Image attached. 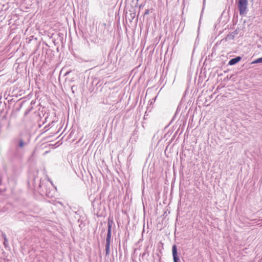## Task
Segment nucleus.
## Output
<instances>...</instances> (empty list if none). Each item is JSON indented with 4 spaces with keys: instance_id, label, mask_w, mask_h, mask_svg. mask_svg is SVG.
<instances>
[{
    "instance_id": "obj_1",
    "label": "nucleus",
    "mask_w": 262,
    "mask_h": 262,
    "mask_svg": "<svg viewBox=\"0 0 262 262\" xmlns=\"http://www.w3.org/2000/svg\"><path fill=\"white\" fill-rule=\"evenodd\" d=\"M248 5V0H238L237 2V7H238L240 15H244L247 13Z\"/></svg>"
},
{
    "instance_id": "obj_2",
    "label": "nucleus",
    "mask_w": 262,
    "mask_h": 262,
    "mask_svg": "<svg viewBox=\"0 0 262 262\" xmlns=\"http://www.w3.org/2000/svg\"><path fill=\"white\" fill-rule=\"evenodd\" d=\"M172 253L174 262H179V258L177 254V246L174 245L172 247Z\"/></svg>"
},
{
    "instance_id": "obj_3",
    "label": "nucleus",
    "mask_w": 262,
    "mask_h": 262,
    "mask_svg": "<svg viewBox=\"0 0 262 262\" xmlns=\"http://www.w3.org/2000/svg\"><path fill=\"white\" fill-rule=\"evenodd\" d=\"M241 59V57H239V56L237 57L236 58H232L229 60V61L228 62V64L230 65V66L235 64L236 63L239 62V61H240Z\"/></svg>"
},
{
    "instance_id": "obj_4",
    "label": "nucleus",
    "mask_w": 262,
    "mask_h": 262,
    "mask_svg": "<svg viewBox=\"0 0 262 262\" xmlns=\"http://www.w3.org/2000/svg\"><path fill=\"white\" fill-rule=\"evenodd\" d=\"M110 250V243H106L105 251H106V254H109Z\"/></svg>"
},
{
    "instance_id": "obj_5",
    "label": "nucleus",
    "mask_w": 262,
    "mask_h": 262,
    "mask_svg": "<svg viewBox=\"0 0 262 262\" xmlns=\"http://www.w3.org/2000/svg\"><path fill=\"white\" fill-rule=\"evenodd\" d=\"M111 242V233H107V237L106 239V243H110Z\"/></svg>"
},
{
    "instance_id": "obj_6",
    "label": "nucleus",
    "mask_w": 262,
    "mask_h": 262,
    "mask_svg": "<svg viewBox=\"0 0 262 262\" xmlns=\"http://www.w3.org/2000/svg\"><path fill=\"white\" fill-rule=\"evenodd\" d=\"M113 223V221H110L108 220V232L107 233H111V227L112 224Z\"/></svg>"
},
{
    "instance_id": "obj_7",
    "label": "nucleus",
    "mask_w": 262,
    "mask_h": 262,
    "mask_svg": "<svg viewBox=\"0 0 262 262\" xmlns=\"http://www.w3.org/2000/svg\"><path fill=\"white\" fill-rule=\"evenodd\" d=\"M262 62V57L258 58L251 62V64H256V63Z\"/></svg>"
},
{
    "instance_id": "obj_8",
    "label": "nucleus",
    "mask_w": 262,
    "mask_h": 262,
    "mask_svg": "<svg viewBox=\"0 0 262 262\" xmlns=\"http://www.w3.org/2000/svg\"><path fill=\"white\" fill-rule=\"evenodd\" d=\"M2 236H3V238L4 239V245L6 246V244H7V243H8V240H7V238L6 237V235L4 233H3Z\"/></svg>"
},
{
    "instance_id": "obj_9",
    "label": "nucleus",
    "mask_w": 262,
    "mask_h": 262,
    "mask_svg": "<svg viewBox=\"0 0 262 262\" xmlns=\"http://www.w3.org/2000/svg\"><path fill=\"white\" fill-rule=\"evenodd\" d=\"M24 141L21 139L19 140V146L20 148H23L24 147Z\"/></svg>"
}]
</instances>
